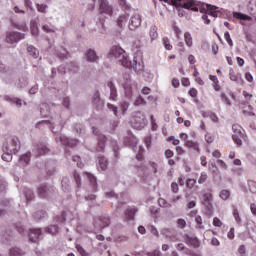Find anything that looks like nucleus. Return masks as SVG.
Segmentation results:
<instances>
[{"label": "nucleus", "instance_id": "nucleus-63", "mask_svg": "<svg viewBox=\"0 0 256 256\" xmlns=\"http://www.w3.org/2000/svg\"><path fill=\"white\" fill-rule=\"evenodd\" d=\"M144 143L147 149H149L151 147V136H147L146 138H144Z\"/></svg>", "mask_w": 256, "mask_h": 256}, {"label": "nucleus", "instance_id": "nucleus-24", "mask_svg": "<svg viewBox=\"0 0 256 256\" xmlns=\"http://www.w3.org/2000/svg\"><path fill=\"white\" fill-rule=\"evenodd\" d=\"M138 149V153L136 154V159L138 161H143V153H145V148H143V146H134L133 147V151H137Z\"/></svg>", "mask_w": 256, "mask_h": 256}, {"label": "nucleus", "instance_id": "nucleus-38", "mask_svg": "<svg viewBox=\"0 0 256 256\" xmlns=\"http://www.w3.org/2000/svg\"><path fill=\"white\" fill-rule=\"evenodd\" d=\"M37 151H38V155H47V153H49V149L45 145H40Z\"/></svg>", "mask_w": 256, "mask_h": 256}, {"label": "nucleus", "instance_id": "nucleus-37", "mask_svg": "<svg viewBox=\"0 0 256 256\" xmlns=\"http://www.w3.org/2000/svg\"><path fill=\"white\" fill-rule=\"evenodd\" d=\"M231 197V192L229 190H222L220 192V198L223 199V201H227Z\"/></svg>", "mask_w": 256, "mask_h": 256}, {"label": "nucleus", "instance_id": "nucleus-6", "mask_svg": "<svg viewBox=\"0 0 256 256\" xmlns=\"http://www.w3.org/2000/svg\"><path fill=\"white\" fill-rule=\"evenodd\" d=\"M184 243L188 245V247H193V249H199L201 247V240L196 236H190L186 234L183 236Z\"/></svg>", "mask_w": 256, "mask_h": 256}, {"label": "nucleus", "instance_id": "nucleus-35", "mask_svg": "<svg viewBox=\"0 0 256 256\" xmlns=\"http://www.w3.org/2000/svg\"><path fill=\"white\" fill-rule=\"evenodd\" d=\"M73 178L74 181L76 183V187L77 189H80L81 187V175H79V173H77L76 171L73 173Z\"/></svg>", "mask_w": 256, "mask_h": 256}, {"label": "nucleus", "instance_id": "nucleus-52", "mask_svg": "<svg viewBox=\"0 0 256 256\" xmlns=\"http://www.w3.org/2000/svg\"><path fill=\"white\" fill-rule=\"evenodd\" d=\"M37 11H39V13H47V5L37 4Z\"/></svg>", "mask_w": 256, "mask_h": 256}, {"label": "nucleus", "instance_id": "nucleus-33", "mask_svg": "<svg viewBox=\"0 0 256 256\" xmlns=\"http://www.w3.org/2000/svg\"><path fill=\"white\" fill-rule=\"evenodd\" d=\"M247 185L250 193H256V181L248 180Z\"/></svg>", "mask_w": 256, "mask_h": 256}, {"label": "nucleus", "instance_id": "nucleus-54", "mask_svg": "<svg viewBox=\"0 0 256 256\" xmlns=\"http://www.w3.org/2000/svg\"><path fill=\"white\" fill-rule=\"evenodd\" d=\"M233 216L236 223H241V216H239V210H237V208L234 209Z\"/></svg>", "mask_w": 256, "mask_h": 256}, {"label": "nucleus", "instance_id": "nucleus-50", "mask_svg": "<svg viewBox=\"0 0 256 256\" xmlns=\"http://www.w3.org/2000/svg\"><path fill=\"white\" fill-rule=\"evenodd\" d=\"M120 107L122 109V113H126L127 109H129V102L127 101L120 102Z\"/></svg>", "mask_w": 256, "mask_h": 256}, {"label": "nucleus", "instance_id": "nucleus-29", "mask_svg": "<svg viewBox=\"0 0 256 256\" xmlns=\"http://www.w3.org/2000/svg\"><path fill=\"white\" fill-rule=\"evenodd\" d=\"M27 51L29 55H31V57H33L34 59H37V57H39V50H37V48L33 46H28Z\"/></svg>", "mask_w": 256, "mask_h": 256}, {"label": "nucleus", "instance_id": "nucleus-32", "mask_svg": "<svg viewBox=\"0 0 256 256\" xmlns=\"http://www.w3.org/2000/svg\"><path fill=\"white\" fill-rule=\"evenodd\" d=\"M162 43L167 51H171L173 49V45H171V40H169L167 37H164L162 39Z\"/></svg>", "mask_w": 256, "mask_h": 256}, {"label": "nucleus", "instance_id": "nucleus-44", "mask_svg": "<svg viewBox=\"0 0 256 256\" xmlns=\"http://www.w3.org/2000/svg\"><path fill=\"white\" fill-rule=\"evenodd\" d=\"M42 29L45 31V33H55V27L49 26L47 24L43 25Z\"/></svg>", "mask_w": 256, "mask_h": 256}, {"label": "nucleus", "instance_id": "nucleus-61", "mask_svg": "<svg viewBox=\"0 0 256 256\" xmlns=\"http://www.w3.org/2000/svg\"><path fill=\"white\" fill-rule=\"evenodd\" d=\"M228 239H235V228H230V230L227 233Z\"/></svg>", "mask_w": 256, "mask_h": 256}, {"label": "nucleus", "instance_id": "nucleus-36", "mask_svg": "<svg viewBox=\"0 0 256 256\" xmlns=\"http://www.w3.org/2000/svg\"><path fill=\"white\" fill-rule=\"evenodd\" d=\"M99 221H101L100 227H109L111 220L109 219V217H102L99 218Z\"/></svg>", "mask_w": 256, "mask_h": 256}, {"label": "nucleus", "instance_id": "nucleus-17", "mask_svg": "<svg viewBox=\"0 0 256 256\" xmlns=\"http://www.w3.org/2000/svg\"><path fill=\"white\" fill-rule=\"evenodd\" d=\"M185 147H188V149H193L194 151H197V153L201 151L199 148V143L193 140H186Z\"/></svg>", "mask_w": 256, "mask_h": 256}, {"label": "nucleus", "instance_id": "nucleus-23", "mask_svg": "<svg viewBox=\"0 0 256 256\" xmlns=\"http://www.w3.org/2000/svg\"><path fill=\"white\" fill-rule=\"evenodd\" d=\"M85 175H86L87 179L90 181V183L93 187V190L97 191V178L89 172H86Z\"/></svg>", "mask_w": 256, "mask_h": 256}, {"label": "nucleus", "instance_id": "nucleus-4", "mask_svg": "<svg viewBox=\"0 0 256 256\" xmlns=\"http://www.w3.org/2000/svg\"><path fill=\"white\" fill-rule=\"evenodd\" d=\"M232 130L234 131V134L232 135L234 143L237 147H241V145H243V141L241 139H245L247 137L245 136V130H243V127L239 124L232 125Z\"/></svg>", "mask_w": 256, "mask_h": 256}, {"label": "nucleus", "instance_id": "nucleus-1", "mask_svg": "<svg viewBox=\"0 0 256 256\" xmlns=\"http://www.w3.org/2000/svg\"><path fill=\"white\" fill-rule=\"evenodd\" d=\"M110 55H113V57L118 59L121 62V65L126 67V69H134V71L137 73H139V71H143V58L134 56L133 62H131L127 52H125L123 48L119 46H113L110 50Z\"/></svg>", "mask_w": 256, "mask_h": 256}, {"label": "nucleus", "instance_id": "nucleus-30", "mask_svg": "<svg viewBox=\"0 0 256 256\" xmlns=\"http://www.w3.org/2000/svg\"><path fill=\"white\" fill-rule=\"evenodd\" d=\"M157 31H158L157 26H155V25L151 26L150 37H151L152 41H154V39H157V37H159V33Z\"/></svg>", "mask_w": 256, "mask_h": 256}, {"label": "nucleus", "instance_id": "nucleus-26", "mask_svg": "<svg viewBox=\"0 0 256 256\" xmlns=\"http://www.w3.org/2000/svg\"><path fill=\"white\" fill-rule=\"evenodd\" d=\"M128 19H129V17L127 15L119 16V18L117 19L118 27H125L127 25Z\"/></svg>", "mask_w": 256, "mask_h": 256}, {"label": "nucleus", "instance_id": "nucleus-45", "mask_svg": "<svg viewBox=\"0 0 256 256\" xmlns=\"http://www.w3.org/2000/svg\"><path fill=\"white\" fill-rule=\"evenodd\" d=\"M224 39L230 47H233V40L231 39V34H229V32L224 33Z\"/></svg>", "mask_w": 256, "mask_h": 256}, {"label": "nucleus", "instance_id": "nucleus-3", "mask_svg": "<svg viewBox=\"0 0 256 256\" xmlns=\"http://www.w3.org/2000/svg\"><path fill=\"white\" fill-rule=\"evenodd\" d=\"M168 5H173L174 7H182L183 9H188V11H199V3L195 0H159Z\"/></svg>", "mask_w": 256, "mask_h": 256}, {"label": "nucleus", "instance_id": "nucleus-56", "mask_svg": "<svg viewBox=\"0 0 256 256\" xmlns=\"http://www.w3.org/2000/svg\"><path fill=\"white\" fill-rule=\"evenodd\" d=\"M135 121H137V119L134 118V122H132L133 123V127L135 129H141V127H143V119L139 118L138 124L135 123Z\"/></svg>", "mask_w": 256, "mask_h": 256}, {"label": "nucleus", "instance_id": "nucleus-49", "mask_svg": "<svg viewBox=\"0 0 256 256\" xmlns=\"http://www.w3.org/2000/svg\"><path fill=\"white\" fill-rule=\"evenodd\" d=\"M176 223L180 229H185V227H187V222L185 221V219L180 218L177 220Z\"/></svg>", "mask_w": 256, "mask_h": 256}, {"label": "nucleus", "instance_id": "nucleus-64", "mask_svg": "<svg viewBox=\"0 0 256 256\" xmlns=\"http://www.w3.org/2000/svg\"><path fill=\"white\" fill-rule=\"evenodd\" d=\"M250 211L256 217V204L255 203L250 204Z\"/></svg>", "mask_w": 256, "mask_h": 256}, {"label": "nucleus", "instance_id": "nucleus-60", "mask_svg": "<svg viewBox=\"0 0 256 256\" xmlns=\"http://www.w3.org/2000/svg\"><path fill=\"white\" fill-rule=\"evenodd\" d=\"M150 121L152 125V131H157V123L155 122V117L153 115L150 116Z\"/></svg>", "mask_w": 256, "mask_h": 256}, {"label": "nucleus", "instance_id": "nucleus-62", "mask_svg": "<svg viewBox=\"0 0 256 256\" xmlns=\"http://www.w3.org/2000/svg\"><path fill=\"white\" fill-rule=\"evenodd\" d=\"M165 157L167 159H171V157H173L175 155V153H173V151L171 149H167L164 153Z\"/></svg>", "mask_w": 256, "mask_h": 256}, {"label": "nucleus", "instance_id": "nucleus-57", "mask_svg": "<svg viewBox=\"0 0 256 256\" xmlns=\"http://www.w3.org/2000/svg\"><path fill=\"white\" fill-rule=\"evenodd\" d=\"M207 174L205 172H202L199 179H198V183L203 184L205 183V181H207Z\"/></svg>", "mask_w": 256, "mask_h": 256}, {"label": "nucleus", "instance_id": "nucleus-15", "mask_svg": "<svg viewBox=\"0 0 256 256\" xmlns=\"http://www.w3.org/2000/svg\"><path fill=\"white\" fill-rule=\"evenodd\" d=\"M135 213H137V208L128 207L125 211V217L127 221H133L135 219Z\"/></svg>", "mask_w": 256, "mask_h": 256}, {"label": "nucleus", "instance_id": "nucleus-48", "mask_svg": "<svg viewBox=\"0 0 256 256\" xmlns=\"http://www.w3.org/2000/svg\"><path fill=\"white\" fill-rule=\"evenodd\" d=\"M24 195H25L27 201L33 200L34 196H33V192L31 190H29V189L25 190Z\"/></svg>", "mask_w": 256, "mask_h": 256}, {"label": "nucleus", "instance_id": "nucleus-59", "mask_svg": "<svg viewBox=\"0 0 256 256\" xmlns=\"http://www.w3.org/2000/svg\"><path fill=\"white\" fill-rule=\"evenodd\" d=\"M242 95L246 101H251V99H253V94H250L249 92H247L245 90L242 92Z\"/></svg>", "mask_w": 256, "mask_h": 256}, {"label": "nucleus", "instance_id": "nucleus-55", "mask_svg": "<svg viewBox=\"0 0 256 256\" xmlns=\"http://www.w3.org/2000/svg\"><path fill=\"white\" fill-rule=\"evenodd\" d=\"M213 225H214V227H223V222L221 221V219L214 217Z\"/></svg>", "mask_w": 256, "mask_h": 256}, {"label": "nucleus", "instance_id": "nucleus-19", "mask_svg": "<svg viewBox=\"0 0 256 256\" xmlns=\"http://www.w3.org/2000/svg\"><path fill=\"white\" fill-rule=\"evenodd\" d=\"M210 81H212V86L215 91H221V85L219 84V78L215 75L209 76Z\"/></svg>", "mask_w": 256, "mask_h": 256}, {"label": "nucleus", "instance_id": "nucleus-2", "mask_svg": "<svg viewBox=\"0 0 256 256\" xmlns=\"http://www.w3.org/2000/svg\"><path fill=\"white\" fill-rule=\"evenodd\" d=\"M19 149H21V142H19V138H13L11 143L7 144L5 147V151L2 154L3 161L7 163L13 161V153H19Z\"/></svg>", "mask_w": 256, "mask_h": 256}, {"label": "nucleus", "instance_id": "nucleus-41", "mask_svg": "<svg viewBox=\"0 0 256 256\" xmlns=\"http://www.w3.org/2000/svg\"><path fill=\"white\" fill-rule=\"evenodd\" d=\"M134 105L136 107H139V105H147V102L145 101V99L143 97L139 96L136 98Z\"/></svg>", "mask_w": 256, "mask_h": 256}, {"label": "nucleus", "instance_id": "nucleus-25", "mask_svg": "<svg viewBox=\"0 0 256 256\" xmlns=\"http://www.w3.org/2000/svg\"><path fill=\"white\" fill-rule=\"evenodd\" d=\"M98 164L102 171H106L107 165H109L107 159L103 156L98 157Z\"/></svg>", "mask_w": 256, "mask_h": 256}, {"label": "nucleus", "instance_id": "nucleus-11", "mask_svg": "<svg viewBox=\"0 0 256 256\" xmlns=\"http://www.w3.org/2000/svg\"><path fill=\"white\" fill-rule=\"evenodd\" d=\"M100 13H106V15H113V8L109 5L107 0H100Z\"/></svg>", "mask_w": 256, "mask_h": 256}, {"label": "nucleus", "instance_id": "nucleus-16", "mask_svg": "<svg viewBox=\"0 0 256 256\" xmlns=\"http://www.w3.org/2000/svg\"><path fill=\"white\" fill-rule=\"evenodd\" d=\"M109 89H110V99L112 101H117V88L115 87V84L113 82L109 81L107 83Z\"/></svg>", "mask_w": 256, "mask_h": 256}, {"label": "nucleus", "instance_id": "nucleus-39", "mask_svg": "<svg viewBox=\"0 0 256 256\" xmlns=\"http://www.w3.org/2000/svg\"><path fill=\"white\" fill-rule=\"evenodd\" d=\"M220 98H221L222 103H225V105H228V107H231V100H229V98L227 97V95L225 93H221Z\"/></svg>", "mask_w": 256, "mask_h": 256}, {"label": "nucleus", "instance_id": "nucleus-12", "mask_svg": "<svg viewBox=\"0 0 256 256\" xmlns=\"http://www.w3.org/2000/svg\"><path fill=\"white\" fill-rule=\"evenodd\" d=\"M233 17L234 19L240 20V25H246L245 21H251V16L243 14L241 12H234Z\"/></svg>", "mask_w": 256, "mask_h": 256}, {"label": "nucleus", "instance_id": "nucleus-51", "mask_svg": "<svg viewBox=\"0 0 256 256\" xmlns=\"http://www.w3.org/2000/svg\"><path fill=\"white\" fill-rule=\"evenodd\" d=\"M195 183H197V180H195V179H188L186 181V186L188 187V189H193L195 187Z\"/></svg>", "mask_w": 256, "mask_h": 256}, {"label": "nucleus", "instance_id": "nucleus-58", "mask_svg": "<svg viewBox=\"0 0 256 256\" xmlns=\"http://www.w3.org/2000/svg\"><path fill=\"white\" fill-rule=\"evenodd\" d=\"M171 85H172V87H174V89H178V87L181 85V83L179 82V79L172 78Z\"/></svg>", "mask_w": 256, "mask_h": 256}, {"label": "nucleus", "instance_id": "nucleus-14", "mask_svg": "<svg viewBox=\"0 0 256 256\" xmlns=\"http://www.w3.org/2000/svg\"><path fill=\"white\" fill-rule=\"evenodd\" d=\"M41 237V229H30L29 239L32 243H37Z\"/></svg>", "mask_w": 256, "mask_h": 256}, {"label": "nucleus", "instance_id": "nucleus-20", "mask_svg": "<svg viewBox=\"0 0 256 256\" xmlns=\"http://www.w3.org/2000/svg\"><path fill=\"white\" fill-rule=\"evenodd\" d=\"M87 61H90L91 63H95L99 57L97 56V53H95V50L89 49L86 53Z\"/></svg>", "mask_w": 256, "mask_h": 256}, {"label": "nucleus", "instance_id": "nucleus-31", "mask_svg": "<svg viewBox=\"0 0 256 256\" xmlns=\"http://www.w3.org/2000/svg\"><path fill=\"white\" fill-rule=\"evenodd\" d=\"M25 255V252L21 250L20 248H12L10 249V256H23Z\"/></svg>", "mask_w": 256, "mask_h": 256}, {"label": "nucleus", "instance_id": "nucleus-47", "mask_svg": "<svg viewBox=\"0 0 256 256\" xmlns=\"http://www.w3.org/2000/svg\"><path fill=\"white\" fill-rule=\"evenodd\" d=\"M72 160L74 161V163H77V167H79L80 169H83L84 165L81 163V157L73 156Z\"/></svg>", "mask_w": 256, "mask_h": 256}, {"label": "nucleus", "instance_id": "nucleus-18", "mask_svg": "<svg viewBox=\"0 0 256 256\" xmlns=\"http://www.w3.org/2000/svg\"><path fill=\"white\" fill-rule=\"evenodd\" d=\"M254 111H255V108H254L253 106H251V105H248V106H246V107H244V108L242 109V113H243V115H245L246 117H256Z\"/></svg>", "mask_w": 256, "mask_h": 256}, {"label": "nucleus", "instance_id": "nucleus-28", "mask_svg": "<svg viewBox=\"0 0 256 256\" xmlns=\"http://www.w3.org/2000/svg\"><path fill=\"white\" fill-rule=\"evenodd\" d=\"M94 104L96 105L97 109H99V107H103V105H105V102H103V100H101V97L99 96V92H96L94 94Z\"/></svg>", "mask_w": 256, "mask_h": 256}, {"label": "nucleus", "instance_id": "nucleus-8", "mask_svg": "<svg viewBox=\"0 0 256 256\" xmlns=\"http://www.w3.org/2000/svg\"><path fill=\"white\" fill-rule=\"evenodd\" d=\"M93 133L94 135H98V144L96 147V151L98 153H102L103 151H105V143L107 142V137H105V135L103 134H99L97 132V128L93 127Z\"/></svg>", "mask_w": 256, "mask_h": 256}, {"label": "nucleus", "instance_id": "nucleus-40", "mask_svg": "<svg viewBox=\"0 0 256 256\" xmlns=\"http://www.w3.org/2000/svg\"><path fill=\"white\" fill-rule=\"evenodd\" d=\"M76 249L78 251V253L81 256H89V254L87 253V251H85V248L83 246H81L80 244H76Z\"/></svg>", "mask_w": 256, "mask_h": 256}, {"label": "nucleus", "instance_id": "nucleus-10", "mask_svg": "<svg viewBox=\"0 0 256 256\" xmlns=\"http://www.w3.org/2000/svg\"><path fill=\"white\" fill-rule=\"evenodd\" d=\"M128 27L130 31H135L138 27H141V16L140 15H134L130 18Z\"/></svg>", "mask_w": 256, "mask_h": 256}, {"label": "nucleus", "instance_id": "nucleus-42", "mask_svg": "<svg viewBox=\"0 0 256 256\" xmlns=\"http://www.w3.org/2000/svg\"><path fill=\"white\" fill-rule=\"evenodd\" d=\"M48 233L51 235H55V233H59V227L57 225H52L47 228Z\"/></svg>", "mask_w": 256, "mask_h": 256}, {"label": "nucleus", "instance_id": "nucleus-7", "mask_svg": "<svg viewBox=\"0 0 256 256\" xmlns=\"http://www.w3.org/2000/svg\"><path fill=\"white\" fill-rule=\"evenodd\" d=\"M124 87V93H125V96L128 98V99H131L133 97V91H137V83L131 81V80H128L126 81V83L123 85Z\"/></svg>", "mask_w": 256, "mask_h": 256}, {"label": "nucleus", "instance_id": "nucleus-43", "mask_svg": "<svg viewBox=\"0 0 256 256\" xmlns=\"http://www.w3.org/2000/svg\"><path fill=\"white\" fill-rule=\"evenodd\" d=\"M195 223L198 225V229H205V226H203V218H201V216L195 217Z\"/></svg>", "mask_w": 256, "mask_h": 256}, {"label": "nucleus", "instance_id": "nucleus-46", "mask_svg": "<svg viewBox=\"0 0 256 256\" xmlns=\"http://www.w3.org/2000/svg\"><path fill=\"white\" fill-rule=\"evenodd\" d=\"M188 95H190V97H192L193 99H197V95H199V91H197L196 88H190V90L188 91Z\"/></svg>", "mask_w": 256, "mask_h": 256}, {"label": "nucleus", "instance_id": "nucleus-34", "mask_svg": "<svg viewBox=\"0 0 256 256\" xmlns=\"http://www.w3.org/2000/svg\"><path fill=\"white\" fill-rule=\"evenodd\" d=\"M229 79H230V81L237 82V81H239V79H241V74L236 73L235 71H231L229 73Z\"/></svg>", "mask_w": 256, "mask_h": 256}, {"label": "nucleus", "instance_id": "nucleus-22", "mask_svg": "<svg viewBox=\"0 0 256 256\" xmlns=\"http://www.w3.org/2000/svg\"><path fill=\"white\" fill-rule=\"evenodd\" d=\"M38 195L41 197V199H46V197L49 196V189H47V186L41 185L38 188Z\"/></svg>", "mask_w": 256, "mask_h": 256}, {"label": "nucleus", "instance_id": "nucleus-27", "mask_svg": "<svg viewBox=\"0 0 256 256\" xmlns=\"http://www.w3.org/2000/svg\"><path fill=\"white\" fill-rule=\"evenodd\" d=\"M184 41L187 47H193V37L191 36V33L189 32L184 33Z\"/></svg>", "mask_w": 256, "mask_h": 256}, {"label": "nucleus", "instance_id": "nucleus-5", "mask_svg": "<svg viewBox=\"0 0 256 256\" xmlns=\"http://www.w3.org/2000/svg\"><path fill=\"white\" fill-rule=\"evenodd\" d=\"M208 15H211V17H217L219 15V7L207 5V13L202 15V19L206 25H209V23H211Z\"/></svg>", "mask_w": 256, "mask_h": 256}, {"label": "nucleus", "instance_id": "nucleus-13", "mask_svg": "<svg viewBox=\"0 0 256 256\" xmlns=\"http://www.w3.org/2000/svg\"><path fill=\"white\" fill-rule=\"evenodd\" d=\"M31 162V152H27L26 154L20 156L18 165L20 167H27V164Z\"/></svg>", "mask_w": 256, "mask_h": 256}, {"label": "nucleus", "instance_id": "nucleus-21", "mask_svg": "<svg viewBox=\"0 0 256 256\" xmlns=\"http://www.w3.org/2000/svg\"><path fill=\"white\" fill-rule=\"evenodd\" d=\"M211 201H213V194H211V192L204 193L203 205H206V207H211Z\"/></svg>", "mask_w": 256, "mask_h": 256}, {"label": "nucleus", "instance_id": "nucleus-53", "mask_svg": "<svg viewBox=\"0 0 256 256\" xmlns=\"http://www.w3.org/2000/svg\"><path fill=\"white\" fill-rule=\"evenodd\" d=\"M181 85H182L183 87H190V86H191V81H189V78L183 77V78L181 79Z\"/></svg>", "mask_w": 256, "mask_h": 256}, {"label": "nucleus", "instance_id": "nucleus-9", "mask_svg": "<svg viewBox=\"0 0 256 256\" xmlns=\"http://www.w3.org/2000/svg\"><path fill=\"white\" fill-rule=\"evenodd\" d=\"M21 39H25V34L19 32H8L6 34V42L7 43H19Z\"/></svg>", "mask_w": 256, "mask_h": 256}]
</instances>
